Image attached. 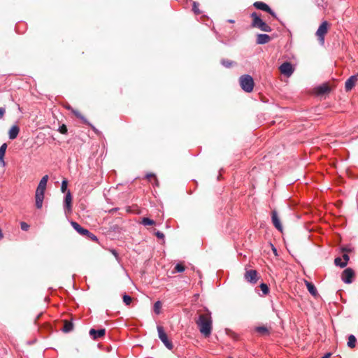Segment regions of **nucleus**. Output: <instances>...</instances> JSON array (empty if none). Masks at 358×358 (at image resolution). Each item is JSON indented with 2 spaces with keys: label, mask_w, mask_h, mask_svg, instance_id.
<instances>
[{
  "label": "nucleus",
  "mask_w": 358,
  "mask_h": 358,
  "mask_svg": "<svg viewBox=\"0 0 358 358\" xmlns=\"http://www.w3.org/2000/svg\"><path fill=\"white\" fill-rule=\"evenodd\" d=\"M198 317L195 319V323L197 324L200 333L205 337H208L211 334L213 329V319L210 311L205 308L204 311H197Z\"/></svg>",
  "instance_id": "f257e3e1"
},
{
  "label": "nucleus",
  "mask_w": 358,
  "mask_h": 358,
  "mask_svg": "<svg viewBox=\"0 0 358 358\" xmlns=\"http://www.w3.org/2000/svg\"><path fill=\"white\" fill-rule=\"evenodd\" d=\"M252 23L251 27L257 28L264 32H271L272 31L271 27L263 21L258 14L255 12L251 14Z\"/></svg>",
  "instance_id": "f03ea898"
},
{
  "label": "nucleus",
  "mask_w": 358,
  "mask_h": 358,
  "mask_svg": "<svg viewBox=\"0 0 358 358\" xmlns=\"http://www.w3.org/2000/svg\"><path fill=\"white\" fill-rule=\"evenodd\" d=\"M241 87L245 92H251L253 90L255 83L252 77L250 75H243L239 78Z\"/></svg>",
  "instance_id": "7ed1b4c3"
},
{
  "label": "nucleus",
  "mask_w": 358,
  "mask_h": 358,
  "mask_svg": "<svg viewBox=\"0 0 358 358\" xmlns=\"http://www.w3.org/2000/svg\"><path fill=\"white\" fill-rule=\"evenodd\" d=\"M329 27L330 24L327 21H324L316 31V36L322 44L324 42V36L327 34Z\"/></svg>",
  "instance_id": "20e7f679"
},
{
  "label": "nucleus",
  "mask_w": 358,
  "mask_h": 358,
  "mask_svg": "<svg viewBox=\"0 0 358 358\" xmlns=\"http://www.w3.org/2000/svg\"><path fill=\"white\" fill-rule=\"evenodd\" d=\"M157 331L159 338L162 341V342L164 344V345L169 349L172 350L173 348V343L169 340L168 336L164 330V328L161 326L157 327Z\"/></svg>",
  "instance_id": "39448f33"
},
{
  "label": "nucleus",
  "mask_w": 358,
  "mask_h": 358,
  "mask_svg": "<svg viewBox=\"0 0 358 358\" xmlns=\"http://www.w3.org/2000/svg\"><path fill=\"white\" fill-rule=\"evenodd\" d=\"M279 70L284 76L290 77L293 73L294 69L290 62H286L280 66Z\"/></svg>",
  "instance_id": "423d86ee"
},
{
  "label": "nucleus",
  "mask_w": 358,
  "mask_h": 358,
  "mask_svg": "<svg viewBox=\"0 0 358 358\" xmlns=\"http://www.w3.org/2000/svg\"><path fill=\"white\" fill-rule=\"evenodd\" d=\"M244 277L248 282L252 284L257 283L259 279L257 271L253 269L246 270Z\"/></svg>",
  "instance_id": "0eeeda50"
},
{
  "label": "nucleus",
  "mask_w": 358,
  "mask_h": 358,
  "mask_svg": "<svg viewBox=\"0 0 358 358\" xmlns=\"http://www.w3.org/2000/svg\"><path fill=\"white\" fill-rule=\"evenodd\" d=\"M354 276V271L350 268H348L343 271L341 278L343 280V282L350 284L352 282Z\"/></svg>",
  "instance_id": "6e6552de"
},
{
  "label": "nucleus",
  "mask_w": 358,
  "mask_h": 358,
  "mask_svg": "<svg viewBox=\"0 0 358 358\" xmlns=\"http://www.w3.org/2000/svg\"><path fill=\"white\" fill-rule=\"evenodd\" d=\"M253 6L259 10L266 11L271 15L273 17H276L275 13L271 9V8L265 3L262 1H256L254 3Z\"/></svg>",
  "instance_id": "1a4fd4ad"
},
{
  "label": "nucleus",
  "mask_w": 358,
  "mask_h": 358,
  "mask_svg": "<svg viewBox=\"0 0 358 358\" xmlns=\"http://www.w3.org/2000/svg\"><path fill=\"white\" fill-rule=\"evenodd\" d=\"M48 180V175L44 176L40 180L39 184L38 185V187L36 188V192L45 194Z\"/></svg>",
  "instance_id": "9d476101"
},
{
  "label": "nucleus",
  "mask_w": 358,
  "mask_h": 358,
  "mask_svg": "<svg viewBox=\"0 0 358 358\" xmlns=\"http://www.w3.org/2000/svg\"><path fill=\"white\" fill-rule=\"evenodd\" d=\"M71 224L73 228L80 235L87 236L90 234V232L87 229L82 227L78 222L72 221Z\"/></svg>",
  "instance_id": "9b49d317"
},
{
  "label": "nucleus",
  "mask_w": 358,
  "mask_h": 358,
  "mask_svg": "<svg viewBox=\"0 0 358 358\" xmlns=\"http://www.w3.org/2000/svg\"><path fill=\"white\" fill-rule=\"evenodd\" d=\"M331 87L328 83H323L315 89L317 95H323L329 93Z\"/></svg>",
  "instance_id": "f8f14e48"
},
{
  "label": "nucleus",
  "mask_w": 358,
  "mask_h": 358,
  "mask_svg": "<svg viewBox=\"0 0 358 358\" xmlns=\"http://www.w3.org/2000/svg\"><path fill=\"white\" fill-rule=\"evenodd\" d=\"M358 80V76H350L345 82V87L346 91L351 90Z\"/></svg>",
  "instance_id": "ddd939ff"
},
{
  "label": "nucleus",
  "mask_w": 358,
  "mask_h": 358,
  "mask_svg": "<svg viewBox=\"0 0 358 358\" xmlns=\"http://www.w3.org/2000/svg\"><path fill=\"white\" fill-rule=\"evenodd\" d=\"M271 215H272V216H271L272 222H273V225L275 226V227L277 229H278L280 231H282V227L280 223V219L278 216L277 212L275 210H273Z\"/></svg>",
  "instance_id": "4468645a"
},
{
  "label": "nucleus",
  "mask_w": 358,
  "mask_h": 358,
  "mask_svg": "<svg viewBox=\"0 0 358 358\" xmlns=\"http://www.w3.org/2000/svg\"><path fill=\"white\" fill-rule=\"evenodd\" d=\"M90 335L93 338V339H97L103 337L106 334L105 329H101L99 330H95L94 329H91L90 330Z\"/></svg>",
  "instance_id": "2eb2a0df"
},
{
  "label": "nucleus",
  "mask_w": 358,
  "mask_h": 358,
  "mask_svg": "<svg viewBox=\"0 0 358 358\" xmlns=\"http://www.w3.org/2000/svg\"><path fill=\"white\" fill-rule=\"evenodd\" d=\"M271 40V37L265 34H259L257 35V41L256 43L257 44H266L270 42Z\"/></svg>",
  "instance_id": "dca6fc26"
},
{
  "label": "nucleus",
  "mask_w": 358,
  "mask_h": 358,
  "mask_svg": "<svg viewBox=\"0 0 358 358\" xmlns=\"http://www.w3.org/2000/svg\"><path fill=\"white\" fill-rule=\"evenodd\" d=\"M20 132V128L17 125H13L11 127L8 131L9 138L11 140L15 139L18 136Z\"/></svg>",
  "instance_id": "f3484780"
},
{
  "label": "nucleus",
  "mask_w": 358,
  "mask_h": 358,
  "mask_svg": "<svg viewBox=\"0 0 358 358\" xmlns=\"http://www.w3.org/2000/svg\"><path fill=\"white\" fill-rule=\"evenodd\" d=\"M35 199H36V206L38 209H40L43 206V201L44 199V194L43 193H37L35 194Z\"/></svg>",
  "instance_id": "a211bd4d"
},
{
  "label": "nucleus",
  "mask_w": 358,
  "mask_h": 358,
  "mask_svg": "<svg viewBox=\"0 0 358 358\" xmlns=\"http://www.w3.org/2000/svg\"><path fill=\"white\" fill-rule=\"evenodd\" d=\"M255 331L261 336H268L270 334L271 327L266 326L257 327L255 328Z\"/></svg>",
  "instance_id": "6ab92c4d"
},
{
  "label": "nucleus",
  "mask_w": 358,
  "mask_h": 358,
  "mask_svg": "<svg viewBox=\"0 0 358 358\" xmlns=\"http://www.w3.org/2000/svg\"><path fill=\"white\" fill-rule=\"evenodd\" d=\"M6 148H7L6 143L2 144L0 147V164H1L3 166H4L6 164L5 161H4V157H5Z\"/></svg>",
  "instance_id": "aec40b11"
},
{
  "label": "nucleus",
  "mask_w": 358,
  "mask_h": 358,
  "mask_svg": "<svg viewBox=\"0 0 358 358\" xmlns=\"http://www.w3.org/2000/svg\"><path fill=\"white\" fill-rule=\"evenodd\" d=\"M71 203H72V196H71L70 191H68L65 196L64 205H65V207L69 210H71Z\"/></svg>",
  "instance_id": "412c9836"
},
{
  "label": "nucleus",
  "mask_w": 358,
  "mask_h": 358,
  "mask_svg": "<svg viewBox=\"0 0 358 358\" xmlns=\"http://www.w3.org/2000/svg\"><path fill=\"white\" fill-rule=\"evenodd\" d=\"M305 282H306V285L307 287L308 292L313 296H316L318 294H317V291L315 285L312 282H310L308 281H305Z\"/></svg>",
  "instance_id": "4be33fe9"
},
{
  "label": "nucleus",
  "mask_w": 358,
  "mask_h": 358,
  "mask_svg": "<svg viewBox=\"0 0 358 358\" xmlns=\"http://www.w3.org/2000/svg\"><path fill=\"white\" fill-rule=\"evenodd\" d=\"M64 327L62 329L64 332L69 333L73 330V324L72 323V322L69 321V320H64Z\"/></svg>",
  "instance_id": "5701e85b"
},
{
  "label": "nucleus",
  "mask_w": 358,
  "mask_h": 358,
  "mask_svg": "<svg viewBox=\"0 0 358 358\" xmlns=\"http://www.w3.org/2000/svg\"><path fill=\"white\" fill-rule=\"evenodd\" d=\"M357 338L354 335H350L348 337V346L350 348H354L356 346Z\"/></svg>",
  "instance_id": "b1692460"
},
{
  "label": "nucleus",
  "mask_w": 358,
  "mask_h": 358,
  "mask_svg": "<svg viewBox=\"0 0 358 358\" xmlns=\"http://www.w3.org/2000/svg\"><path fill=\"white\" fill-rule=\"evenodd\" d=\"M141 223L144 226H152L155 224V222L148 217H143Z\"/></svg>",
  "instance_id": "393cba45"
},
{
  "label": "nucleus",
  "mask_w": 358,
  "mask_h": 358,
  "mask_svg": "<svg viewBox=\"0 0 358 358\" xmlns=\"http://www.w3.org/2000/svg\"><path fill=\"white\" fill-rule=\"evenodd\" d=\"M221 64L226 68H230L234 65V62L229 59H223L221 60Z\"/></svg>",
  "instance_id": "a878e982"
},
{
  "label": "nucleus",
  "mask_w": 358,
  "mask_h": 358,
  "mask_svg": "<svg viewBox=\"0 0 358 358\" xmlns=\"http://www.w3.org/2000/svg\"><path fill=\"white\" fill-rule=\"evenodd\" d=\"M71 112L78 118L81 119L83 122H87V120L85 119L84 116L82 115V113L78 110L76 109H71Z\"/></svg>",
  "instance_id": "bb28decb"
},
{
  "label": "nucleus",
  "mask_w": 358,
  "mask_h": 358,
  "mask_svg": "<svg viewBox=\"0 0 358 358\" xmlns=\"http://www.w3.org/2000/svg\"><path fill=\"white\" fill-rule=\"evenodd\" d=\"M334 264L336 266H340L341 268H344L345 266H346V262H342L340 257H336L334 259Z\"/></svg>",
  "instance_id": "cd10ccee"
},
{
  "label": "nucleus",
  "mask_w": 358,
  "mask_h": 358,
  "mask_svg": "<svg viewBox=\"0 0 358 358\" xmlns=\"http://www.w3.org/2000/svg\"><path fill=\"white\" fill-rule=\"evenodd\" d=\"M162 303L159 301L155 302L154 304V311L157 314H159L160 313V309L162 308Z\"/></svg>",
  "instance_id": "c85d7f7f"
},
{
  "label": "nucleus",
  "mask_w": 358,
  "mask_h": 358,
  "mask_svg": "<svg viewBox=\"0 0 358 358\" xmlns=\"http://www.w3.org/2000/svg\"><path fill=\"white\" fill-rule=\"evenodd\" d=\"M226 332H227V334L230 336L231 338H232L234 340H238V336L237 334H236L235 332H234L233 331L230 330V329H226Z\"/></svg>",
  "instance_id": "c756f323"
},
{
  "label": "nucleus",
  "mask_w": 358,
  "mask_h": 358,
  "mask_svg": "<svg viewBox=\"0 0 358 358\" xmlns=\"http://www.w3.org/2000/svg\"><path fill=\"white\" fill-rule=\"evenodd\" d=\"M122 299H123V301L124 303L127 305V306H129L130 305V303H131L132 301V298L129 296V295H127V294H124L123 296H122Z\"/></svg>",
  "instance_id": "7c9ffc66"
},
{
  "label": "nucleus",
  "mask_w": 358,
  "mask_h": 358,
  "mask_svg": "<svg viewBox=\"0 0 358 358\" xmlns=\"http://www.w3.org/2000/svg\"><path fill=\"white\" fill-rule=\"evenodd\" d=\"M260 289L262 291V292L264 293V294H267L268 293V292H269L268 287L265 283H262L260 285Z\"/></svg>",
  "instance_id": "2f4dec72"
},
{
  "label": "nucleus",
  "mask_w": 358,
  "mask_h": 358,
  "mask_svg": "<svg viewBox=\"0 0 358 358\" xmlns=\"http://www.w3.org/2000/svg\"><path fill=\"white\" fill-rule=\"evenodd\" d=\"M185 268L184 265H182V264H178L175 266V271L177 272H179V273L183 272L185 271Z\"/></svg>",
  "instance_id": "473e14b6"
},
{
  "label": "nucleus",
  "mask_w": 358,
  "mask_h": 358,
  "mask_svg": "<svg viewBox=\"0 0 358 358\" xmlns=\"http://www.w3.org/2000/svg\"><path fill=\"white\" fill-rule=\"evenodd\" d=\"M192 10L196 15H199L201 13V11L199 9V3H196V2L193 3Z\"/></svg>",
  "instance_id": "72a5a7b5"
},
{
  "label": "nucleus",
  "mask_w": 358,
  "mask_h": 358,
  "mask_svg": "<svg viewBox=\"0 0 358 358\" xmlns=\"http://www.w3.org/2000/svg\"><path fill=\"white\" fill-rule=\"evenodd\" d=\"M58 131L62 134H66L68 131L67 127L64 124H63L62 126L59 127Z\"/></svg>",
  "instance_id": "f704fd0d"
},
{
  "label": "nucleus",
  "mask_w": 358,
  "mask_h": 358,
  "mask_svg": "<svg viewBox=\"0 0 358 358\" xmlns=\"http://www.w3.org/2000/svg\"><path fill=\"white\" fill-rule=\"evenodd\" d=\"M68 182L66 180H64L62 182L61 191L65 192L67 189Z\"/></svg>",
  "instance_id": "c9c22d12"
},
{
  "label": "nucleus",
  "mask_w": 358,
  "mask_h": 358,
  "mask_svg": "<svg viewBox=\"0 0 358 358\" xmlns=\"http://www.w3.org/2000/svg\"><path fill=\"white\" fill-rule=\"evenodd\" d=\"M20 227H21V229L23 230V231H27L29 228V225L24 222H22L20 223Z\"/></svg>",
  "instance_id": "e433bc0d"
},
{
  "label": "nucleus",
  "mask_w": 358,
  "mask_h": 358,
  "mask_svg": "<svg viewBox=\"0 0 358 358\" xmlns=\"http://www.w3.org/2000/svg\"><path fill=\"white\" fill-rule=\"evenodd\" d=\"M146 178L148 180H150V178H154L155 182H156L157 185H158L157 179V178H156V176H155V175L154 173H148V174H147Z\"/></svg>",
  "instance_id": "4c0bfd02"
},
{
  "label": "nucleus",
  "mask_w": 358,
  "mask_h": 358,
  "mask_svg": "<svg viewBox=\"0 0 358 358\" xmlns=\"http://www.w3.org/2000/svg\"><path fill=\"white\" fill-rule=\"evenodd\" d=\"M155 236L159 239H163L164 238V234L160 231H157L155 233Z\"/></svg>",
  "instance_id": "58836bf2"
},
{
  "label": "nucleus",
  "mask_w": 358,
  "mask_h": 358,
  "mask_svg": "<svg viewBox=\"0 0 358 358\" xmlns=\"http://www.w3.org/2000/svg\"><path fill=\"white\" fill-rule=\"evenodd\" d=\"M6 113V109L4 108H0V119H1Z\"/></svg>",
  "instance_id": "ea45409f"
},
{
  "label": "nucleus",
  "mask_w": 358,
  "mask_h": 358,
  "mask_svg": "<svg viewBox=\"0 0 358 358\" xmlns=\"http://www.w3.org/2000/svg\"><path fill=\"white\" fill-rule=\"evenodd\" d=\"M86 236L89 237L92 241L97 240L96 236L95 235H94L93 234H92L91 232H90V235H87Z\"/></svg>",
  "instance_id": "a19ab883"
},
{
  "label": "nucleus",
  "mask_w": 358,
  "mask_h": 358,
  "mask_svg": "<svg viewBox=\"0 0 358 358\" xmlns=\"http://www.w3.org/2000/svg\"><path fill=\"white\" fill-rule=\"evenodd\" d=\"M343 259H344V262H346V265H347V264H348V261H349V259H350L349 256H348L347 254H344V255H343Z\"/></svg>",
  "instance_id": "79ce46f5"
},
{
  "label": "nucleus",
  "mask_w": 358,
  "mask_h": 358,
  "mask_svg": "<svg viewBox=\"0 0 358 358\" xmlns=\"http://www.w3.org/2000/svg\"><path fill=\"white\" fill-rule=\"evenodd\" d=\"M3 236L1 229H0V240H1L3 238Z\"/></svg>",
  "instance_id": "37998d69"
},
{
  "label": "nucleus",
  "mask_w": 358,
  "mask_h": 358,
  "mask_svg": "<svg viewBox=\"0 0 358 358\" xmlns=\"http://www.w3.org/2000/svg\"><path fill=\"white\" fill-rule=\"evenodd\" d=\"M66 108H67V109H69V110H70L71 111V109H73V108L71 106H68L66 107Z\"/></svg>",
  "instance_id": "c03bdc74"
},
{
  "label": "nucleus",
  "mask_w": 358,
  "mask_h": 358,
  "mask_svg": "<svg viewBox=\"0 0 358 358\" xmlns=\"http://www.w3.org/2000/svg\"><path fill=\"white\" fill-rule=\"evenodd\" d=\"M343 250L345 251V252H350V249H345V248H343Z\"/></svg>",
  "instance_id": "a18cd8bd"
},
{
  "label": "nucleus",
  "mask_w": 358,
  "mask_h": 358,
  "mask_svg": "<svg viewBox=\"0 0 358 358\" xmlns=\"http://www.w3.org/2000/svg\"><path fill=\"white\" fill-rule=\"evenodd\" d=\"M229 358H233V357H229Z\"/></svg>",
  "instance_id": "49530a36"
}]
</instances>
